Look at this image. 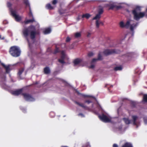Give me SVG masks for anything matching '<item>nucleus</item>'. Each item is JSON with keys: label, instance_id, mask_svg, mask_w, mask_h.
Instances as JSON below:
<instances>
[{"label": "nucleus", "instance_id": "nucleus-1", "mask_svg": "<svg viewBox=\"0 0 147 147\" xmlns=\"http://www.w3.org/2000/svg\"><path fill=\"white\" fill-rule=\"evenodd\" d=\"M24 36L27 39L30 33V36L31 38L34 39L36 34L35 31V27L33 26H30L28 28H25L23 31Z\"/></svg>", "mask_w": 147, "mask_h": 147}, {"label": "nucleus", "instance_id": "nucleus-2", "mask_svg": "<svg viewBox=\"0 0 147 147\" xmlns=\"http://www.w3.org/2000/svg\"><path fill=\"white\" fill-rule=\"evenodd\" d=\"M141 7L137 6L135 9L132 11V13L134 16V19L138 20L141 18H142L145 16L146 13L147 12V9L146 11L144 12H139L141 10Z\"/></svg>", "mask_w": 147, "mask_h": 147}, {"label": "nucleus", "instance_id": "nucleus-3", "mask_svg": "<svg viewBox=\"0 0 147 147\" xmlns=\"http://www.w3.org/2000/svg\"><path fill=\"white\" fill-rule=\"evenodd\" d=\"M9 52L12 56L17 57L20 55L21 51L18 47L16 46H13L10 47Z\"/></svg>", "mask_w": 147, "mask_h": 147}, {"label": "nucleus", "instance_id": "nucleus-4", "mask_svg": "<svg viewBox=\"0 0 147 147\" xmlns=\"http://www.w3.org/2000/svg\"><path fill=\"white\" fill-rule=\"evenodd\" d=\"M137 25L138 24L135 23L133 20H129L125 24V28H129L131 30L133 31Z\"/></svg>", "mask_w": 147, "mask_h": 147}, {"label": "nucleus", "instance_id": "nucleus-5", "mask_svg": "<svg viewBox=\"0 0 147 147\" xmlns=\"http://www.w3.org/2000/svg\"><path fill=\"white\" fill-rule=\"evenodd\" d=\"M100 119L102 121L105 122H111L112 121V118L110 116L102 114L101 115L99 116Z\"/></svg>", "mask_w": 147, "mask_h": 147}, {"label": "nucleus", "instance_id": "nucleus-6", "mask_svg": "<svg viewBox=\"0 0 147 147\" xmlns=\"http://www.w3.org/2000/svg\"><path fill=\"white\" fill-rule=\"evenodd\" d=\"M101 18V16L99 14H97L96 16L92 19V20H96L95 23L96 26L97 28H98L101 22L100 21V19Z\"/></svg>", "mask_w": 147, "mask_h": 147}, {"label": "nucleus", "instance_id": "nucleus-7", "mask_svg": "<svg viewBox=\"0 0 147 147\" xmlns=\"http://www.w3.org/2000/svg\"><path fill=\"white\" fill-rule=\"evenodd\" d=\"M22 95L25 99L27 101H32L34 100V99L28 94L23 93Z\"/></svg>", "mask_w": 147, "mask_h": 147}, {"label": "nucleus", "instance_id": "nucleus-8", "mask_svg": "<svg viewBox=\"0 0 147 147\" xmlns=\"http://www.w3.org/2000/svg\"><path fill=\"white\" fill-rule=\"evenodd\" d=\"M138 119V117L136 115H133L132 116V120L131 121V123H132L134 125L137 126V127L140 125L138 123L137 121Z\"/></svg>", "mask_w": 147, "mask_h": 147}, {"label": "nucleus", "instance_id": "nucleus-9", "mask_svg": "<svg viewBox=\"0 0 147 147\" xmlns=\"http://www.w3.org/2000/svg\"><path fill=\"white\" fill-rule=\"evenodd\" d=\"M11 13L12 16L14 17L16 21H20L21 19V17L17 14L16 11H12L11 12Z\"/></svg>", "mask_w": 147, "mask_h": 147}, {"label": "nucleus", "instance_id": "nucleus-10", "mask_svg": "<svg viewBox=\"0 0 147 147\" xmlns=\"http://www.w3.org/2000/svg\"><path fill=\"white\" fill-rule=\"evenodd\" d=\"M74 66H80L82 63V60L81 59L77 58L74 60Z\"/></svg>", "mask_w": 147, "mask_h": 147}, {"label": "nucleus", "instance_id": "nucleus-11", "mask_svg": "<svg viewBox=\"0 0 147 147\" xmlns=\"http://www.w3.org/2000/svg\"><path fill=\"white\" fill-rule=\"evenodd\" d=\"M61 59L59 60V61L61 63H64L63 59L65 58V52L64 51H62L61 52Z\"/></svg>", "mask_w": 147, "mask_h": 147}, {"label": "nucleus", "instance_id": "nucleus-12", "mask_svg": "<svg viewBox=\"0 0 147 147\" xmlns=\"http://www.w3.org/2000/svg\"><path fill=\"white\" fill-rule=\"evenodd\" d=\"M22 89H20L11 92V93L14 95H18L22 92Z\"/></svg>", "mask_w": 147, "mask_h": 147}, {"label": "nucleus", "instance_id": "nucleus-13", "mask_svg": "<svg viewBox=\"0 0 147 147\" xmlns=\"http://www.w3.org/2000/svg\"><path fill=\"white\" fill-rule=\"evenodd\" d=\"M1 65L4 67L7 73H8L10 71V69L9 68L10 66L9 65H6L4 64L1 63Z\"/></svg>", "mask_w": 147, "mask_h": 147}, {"label": "nucleus", "instance_id": "nucleus-14", "mask_svg": "<svg viewBox=\"0 0 147 147\" xmlns=\"http://www.w3.org/2000/svg\"><path fill=\"white\" fill-rule=\"evenodd\" d=\"M121 147H133L132 144L129 142H126L122 145Z\"/></svg>", "mask_w": 147, "mask_h": 147}, {"label": "nucleus", "instance_id": "nucleus-15", "mask_svg": "<svg viewBox=\"0 0 147 147\" xmlns=\"http://www.w3.org/2000/svg\"><path fill=\"white\" fill-rule=\"evenodd\" d=\"M109 6L110 7V9H113L114 8H116L117 9H118L119 7V6H117L115 3L110 4L109 5Z\"/></svg>", "mask_w": 147, "mask_h": 147}, {"label": "nucleus", "instance_id": "nucleus-16", "mask_svg": "<svg viewBox=\"0 0 147 147\" xmlns=\"http://www.w3.org/2000/svg\"><path fill=\"white\" fill-rule=\"evenodd\" d=\"M51 29L49 28H46L45 30V31H44L43 32L44 34H47L50 33L51 32Z\"/></svg>", "mask_w": 147, "mask_h": 147}, {"label": "nucleus", "instance_id": "nucleus-17", "mask_svg": "<svg viewBox=\"0 0 147 147\" xmlns=\"http://www.w3.org/2000/svg\"><path fill=\"white\" fill-rule=\"evenodd\" d=\"M46 8L49 9L51 10L53 9L54 7H52L50 4H48L46 5Z\"/></svg>", "mask_w": 147, "mask_h": 147}, {"label": "nucleus", "instance_id": "nucleus-18", "mask_svg": "<svg viewBox=\"0 0 147 147\" xmlns=\"http://www.w3.org/2000/svg\"><path fill=\"white\" fill-rule=\"evenodd\" d=\"M102 59L101 56L100 55H98V59H94L92 61V63H93L94 62H96L98 60H100Z\"/></svg>", "mask_w": 147, "mask_h": 147}, {"label": "nucleus", "instance_id": "nucleus-19", "mask_svg": "<svg viewBox=\"0 0 147 147\" xmlns=\"http://www.w3.org/2000/svg\"><path fill=\"white\" fill-rule=\"evenodd\" d=\"M123 120L126 124H129L131 123V121L129 120L128 118H124L123 119Z\"/></svg>", "mask_w": 147, "mask_h": 147}, {"label": "nucleus", "instance_id": "nucleus-20", "mask_svg": "<svg viewBox=\"0 0 147 147\" xmlns=\"http://www.w3.org/2000/svg\"><path fill=\"white\" fill-rule=\"evenodd\" d=\"M112 53V52L111 51L109 50H106L104 51V54L106 55L111 54Z\"/></svg>", "mask_w": 147, "mask_h": 147}, {"label": "nucleus", "instance_id": "nucleus-21", "mask_svg": "<svg viewBox=\"0 0 147 147\" xmlns=\"http://www.w3.org/2000/svg\"><path fill=\"white\" fill-rule=\"evenodd\" d=\"M76 103L77 105H78L79 106L82 107V108H84V109L86 108V107L83 103H80V102H76Z\"/></svg>", "mask_w": 147, "mask_h": 147}, {"label": "nucleus", "instance_id": "nucleus-22", "mask_svg": "<svg viewBox=\"0 0 147 147\" xmlns=\"http://www.w3.org/2000/svg\"><path fill=\"white\" fill-rule=\"evenodd\" d=\"M74 36L75 38H78L80 37L81 36V32H77L75 33Z\"/></svg>", "mask_w": 147, "mask_h": 147}, {"label": "nucleus", "instance_id": "nucleus-23", "mask_svg": "<svg viewBox=\"0 0 147 147\" xmlns=\"http://www.w3.org/2000/svg\"><path fill=\"white\" fill-rule=\"evenodd\" d=\"M44 72L45 74H47L50 73V70L49 67H47L44 69Z\"/></svg>", "mask_w": 147, "mask_h": 147}, {"label": "nucleus", "instance_id": "nucleus-24", "mask_svg": "<svg viewBox=\"0 0 147 147\" xmlns=\"http://www.w3.org/2000/svg\"><path fill=\"white\" fill-rule=\"evenodd\" d=\"M98 13L97 14H99V15L101 16V15L103 12V10L102 8H99L98 10Z\"/></svg>", "mask_w": 147, "mask_h": 147}, {"label": "nucleus", "instance_id": "nucleus-25", "mask_svg": "<svg viewBox=\"0 0 147 147\" xmlns=\"http://www.w3.org/2000/svg\"><path fill=\"white\" fill-rule=\"evenodd\" d=\"M91 16L90 14L88 13H86L85 14H84L82 16V18H85L86 19H88Z\"/></svg>", "mask_w": 147, "mask_h": 147}, {"label": "nucleus", "instance_id": "nucleus-26", "mask_svg": "<svg viewBox=\"0 0 147 147\" xmlns=\"http://www.w3.org/2000/svg\"><path fill=\"white\" fill-rule=\"evenodd\" d=\"M120 26L121 28L125 27V24L123 21H121L119 23Z\"/></svg>", "mask_w": 147, "mask_h": 147}, {"label": "nucleus", "instance_id": "nucleus-27", "mask_svg": "<svg viewBox=\"0 0 147 147\" xmlns=\"http://www.w3.org/2000/svg\"><path fill=\"white\" fill-rule=\"evenodd\" d=\"M122 67L121 66H117L115 67V71L121 70L122 69Z\"/></svg>", "mask_w": 147, "mask_h": 147}, {"label": "nucleus", "instance_id": "nucleus-28", "mask_svg": "<svg viewBox=\"0 0 147 147\" xmlns=\"http://www.w3.org/2000/svg\"><path fill=\"white\" fill-rule=\"evenodd\" d=\"M34 21V19L28 20L25 21V24H27L29 22H33Z\"/></svg>", "mask_w": 147, "mask_h": 147}, {"label": "nucleus", "instance_id": "nucleus-29", "mask_svg": "<svg viewBox=\"0 0 147 147\" xmlns=\"http://www.w3.org/2000/svg\"><path fill=\"white\" fill-rule=\"evenodd\" d=\"M143 99L144 101L147 102V94L144 95Z\"/></svg>", "mask_w": 147, "mask_h": 147}, {"label": "nucleus", "instance_id": "nucleus-30", "mask_svg": "<svg viewBox=\"0 0 147 147\" xmlns=\"http://www.w3.org/2000/svg\"><path fill=\"white\" fill-rule=\"evenodd\" d=\"M24 3L26 4V6L30 7V4L28 0H24Z\"/></svg>", "mask_w": 147, "mask_h": 147}, {"label": "nucleus", "instance_id": "nucleus-31", "mask_svg": "<svg viewBox=\"0 0 147 147\" xmlns=\"http://www.w3.org/2000/svg\"><path fill=\"white\" fill-rule=\"evenodd\" d=\"M145 124H147V117H145L143 118Z\"/></svg>", "mask_w": 147, "mask_h": 147}, {"label": "nucleus", "instance_id": "nucleus-32", "mask_svg": "<svg viewBox=\"0 0 147 147\" xmlns=\"http://www.w3.org/2000/svg\"><path fill=\"white\" fill-rule=\"evenodd\" d=\"M24 70L23 69H21L18 72V74L20 76L22 73L24 71Z\"/></svg>", "mask_w": 147, "mask_h": 147}, {"label": "nucleus", "instance_id": "nucleus-33", "mask_svg": "<svg viewBox=\"0 0 147 147\" xmlns=\"http://www.w3.org/2000/svg\"><path fill=\"white\" fill-rule=\"evenodd\" d=\"M57 2L56 0H54L52 1V3L53 5H55Z\"/></svg>", "mask_w": 147, "mask_h": 147}, {"label": "nucleus", "instance_id": "nucleus-34", "mask_svg": "<svg viewBox=\"0 0 147 147\" xmlns=\"http://www.w3.org/2000/svg\"><path fill=\"white\" fill-rule=\"evenodd\" d=\"M93 55V54L92 53L90 52L89 53H88V56L90 57H91Z\"/></svg>", "mask_w": 147, "mask_h": 147}, {"label": "nucleus", "instance_id": "nucleus-35", "mask_svg": "<svg viewBox=\"0 0 147 147\" xmlns=\"http://www.w3.org/2000/svg\"><path fill=\"white\" fill-rule=\"evenodd\" d=\"M95 66V65L94 64H92L90 66V67L91 68L93 69V68Z\"/></svg>", "mask_w": 147, "mask_h": 147}, {"label": "nucleus", "instance_id": "nucleus-36", "mask_svg": "<svg viewBox=\"0 0 147 147\" xmlns=\"http://www.w3.org/2000/svg\"><path fill=\"white\" fill-rule=\"evenodd\" d=\"M97 106V107L99 109L100 108V106L99 105L98 103H97L95 104Z\"/></svg>", "mask_w": 147, "mask_h": 147}, {"label": "nucleus", "instance_id": "nucleus-37", "mask_svg": "<svg viewBox=\"0 0 147 147\" xmlns=\"http://www.w3.org/2000/svg\"><path fill=\"white\" fill-rule=\"evenodd\" d=\"M29 15L30 16H32V13L31 12L30 8V13H29Z\"/></svg>", "mask_w": 147, "mask_h": 147}, {"label": "nucleus", "instance_id": "nucleus-38", "mask_svg": "<svg viewBox=\"0 0 147 147\" xmlns=\"http://www.w3.org/2000/svg\"><path fill=\"white\" fill-rule=\"evenodd\" d=\"M59 52V49L57 48L55 50V51L54 52V53H56Z\"/></svg>", "mask_w": 147, "mask_h": 147}, {"label": "nucleus", "instance_id": "nucleus-39", "mask_svg": "<svg viewBox=\"0 0 147 147\" xmlns=\"http://www.w3.org/2000/svg\"><path fill=\"white\" fill-rule=\"evenodd\" d=\"M70 40V38H69L67 37L66 39V41L67 42H69Z\"/></svg>", "mask_w": 147, "mask_h": 147}, {"label": "nucleus", "instance_id": "nucleus-40", "mask_svg": "<svg viewBox=\"0 0 147 147\" xmlns=\"http://www.w3.org/2000/svg\"><path fill=\"white\" fill-rule=\"evenodd\" d=\"M7 5L8 7H10L11 5V4L9 2H8V3H7Z\"/></svg>", "mask_w": 147, "mask_h": 147}, {"label": "nucleus", "instance_id": "nucleus-41", "mask_svg": "<svg viewBox=\"0 0 147 147\" xmlns=\"http://www.w3.org/2000/svg\"><path fill=\"white\" fill-rule=\"evenodd\" d=\"M113 147H118V146L117 144H114L113 145Z\"/></svg>", "mask_w": 147, "mask_h": 147}, {"label": "nucleus", "instance_id": "nucleus-42", "mask_svg": "<svg viewBox=\"0 0 147 147\" xmlns=\"http://www.w3.org/2000/svg\"><path fill=\"white\" fill-rule=\"evenodd\" d=\"M87 36H88V37H89L90 36V35L91 34V33H89V32H88V33H87Z\"/></svg>", "mask_w": 147, "mask_h": 147}, {"label": "nucleus", "instance_id": "nucleus-43", "mask_svg": "<svg viewBox=\"0 0 147 147\" xmlns=\"http://www.w3.org/2000/svg\"><path fill=\"white\" fill-rule=\"evenodd\" d=\"M78 115L79 116H81L82 117H83V116H84V115H83V114H82V113H80V114H79Z\"/></svg>", "mask_w": 147, "mask_h": 147}, {"label": "nucleus", "instance_id": "nucleus-44", "mask_svg": "<svg viewBox=\"0 0 147 147\" xmlns=\"http://www.w3.org/2000/svg\"><path fill=\"white\" fill-rule=\"evenodd\" d=\"M86 102H87L88 103H89L91 102L89 100H87L85 101Z\"/></svg>", "mask_w": 147, "mask_h": 147}, {"label": "nucleus", "instance_id": "nucleus-45", "mask_svg": "<svg viewBox=\"0 0 147 147\" xmlns=\"http://www.w3.org/2000/svg\"><path fill=\"white\" fill-rule=\"evenodd\" d=\"M123 129H118V131H119V133H121V131L122 130H123Z\"/></svg>", "mask_w": 147, "mask_h": 147}, {"label": "nucleus", "instance_id": "nucleus-46", "mask_svg": "<svg viewBox=\"0 0 147 147\" xmlns=\"http://www.w3.org/2000/svg\"><path fill=\"white\" fill-rule=\"evenodd\" d=\"M4 38L3 37L2 38H1V36L0 35V39H3Z\"/></svg>", "mask_w": 147, "mask_h": 147}, {"label": "nucleus", "instance_id": "nucleus-47", "mask_svg": "<svg viewBox=\"0 0 147 147\" xmlns=\"http://www.w3.org/2000/svg\"><path fill=\"white\" fill-rule=\"evenodd\" d=\"M61 147H68L67 146H62Z\"/></svg>", "mask_w": 147, "mask_h": 147}, {"label": "nucleus", "instance_id": "nucleus-48", "mask_svg": "<svg viewBox=\"0 0 147 147\" xmlns=\"http://www.w3.org/2000/svg\"><path fill=\"white\" fill-rule=\"evenodd\" d=\"M4 78H4V79H3V80H4Z\"/></svg>", "mask_w": 147, "mask_h": 147}]
</instances>
